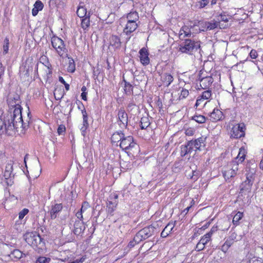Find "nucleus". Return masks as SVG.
<instances>
[{
	"instance_id": "1",
	"label": "nucleus",
	"mask_w": 263,
	"mask_h": 263,
	"mask_svg": "<svg viewBox=\"0 0 263 263\" xmlns=\"http://www.w3.org/2000/svg\"><path fill=\"white\" fill-rule=\"evenodd\" d=\"M7 101L8 106L14 109L13 112L0 118V134L13 135L17 132L21 136H24L29 127V122L23 120L19 95H9Z\"/></svg>"
},
{
	"instance_id": "2",
	"label": "nucleus",
	"mask_w": 263,
	"mask_h": 263,
	"mask_svg": "<svg viewBox=\"0 0 263 263\" xmlns=\"http://www.w3.org/2000/svg\"><path fill=\"white\" fill-rule=\"evenodd\" d=\"M255 170L254 168H247L246 180L240 185L241 193L247 194L251 192L255 178Z\"/></svg>"
},
{
	"instance_id": "3",
	"label": "nucleus",
	"mask_w": 263,
	"mask_h": 263,
	"mask_svg": "<svg viewBox=\"0 0 263 263\" xmlns=\"http://www.w3.org/2000/svg\"><path fill=\"white\" fill-rule=\"evenodd\" d=\"M200 48V43L191 40H185L179 46V51L183 53L192 54Z\"/></svg>"
},
{
	"instance_id": "4",
	"label": "nucleus",
	"mask_w": 263,
	"mask_h": 263,
	"mask_svg": "<svg viewBox=\"0 0 263 263\" xmlns=\"http://www.w3.org/2000/svg\"><path fill=\"white\" fill-rule=\"evenodd\" d=\"M25 241L32 247H42L44 242L42 241L40 235L36 232H27L24 235Z\"/></svg>"
},
{
	"instance_id": "5",
	"label": "nucleus",
	"mask_w": 263,
	"mask_h": 263,
	"mask_svg": "<svg viewBox=\"0 0 263 263\" xmlns=\"http://www.w3.org/2000/svg\"><path fill=\"white\" fill-rule=\"evenodd\" d=\"M51 45L56 52L60 57H63L67 51L65 45L63 40L61 38L53 36L51 39Z\"/></svg>"
},
{
	"instance_id": "6",
	"label": "nucleus",
	"mask_w": 263,
	"mask_h": 263,
	"mask_svg": "<svg viewBox=\"0 0 263 263\" xmlns=\"http://www.w3.org/2000/svg\"><path fill=\"white\" fill-rule=\"evenodd\" d=\"M238 170V164L236 161H233L224 168L223 176L226 180H229L236 176Z\"/></svg>"
},
{
	"instance_id": "7",
	"label": "nucleus",
	"mask_w": 263,
	"mask_h": 263,
	"mask_svg": "<svg viewBox=\"0 0 263 263\" xmlns=\"http://www.w3.org/2000/svg\"><path fill=\"white\" fill-rule=\"evenodd\" d=\"M13 165L12 163H8L5 167L4 173V182L8 186H11L14 183V175L13 174Z\"/></svg>"
},
{
	"instance_id": "8",
	"label": "nucleus",
	"mask_w": 263,
	"mask_h": 263,
	"mask_svg": "<svg viewBox=\"0 0 263 263\" xmlns=\"http://www.w3.org/2000/svg\"><path fill=\"white\" fill-rule=\"evenodd\" d=\"M245 126L243 123L237 124L233 126L231 131V137L239 138L245 136Z\"/></svg>"
},
{
	"instance_id": "9",
	"label": "nucleus",
	"mask_w": 263,
	"mask_h": 263,
	"mask_svg": "<svg viewBox=\"0 0 263 263\" xmlns=\"http://www.w3.org/2000/svg\"><path fill=\"white\" fill-rule=\"evenodd\" d=\"M212 96L211 91L209 90H205L202 93V95L198 97L196 100L195 106L198 107V106L203 107L206 103L208 102Z\"/></svg>"
},
{
	"instance_id": "10",
	"label": "nucleus",
	"mask_w": 263,
	"mask_h": 263,
	"mask_svg": "<svg viewBox=\"0 0 263 263\" xmlns=\"http://www.w3.org/2000/svg\"><path fill=\"white\" fill-rule=\"evenodd\" d=\"M117 123L121 128H126L128 123V116L124 109L121 108L118 113Z\"/></svg>"
},
{
	"instance_id": "11",
	"label": "nucleus",
	"mask_w": 263,
	"mask_h": 263,
	"mask_svg": "<svg viewBox=\"0 0 263 263\" xmlns=\"http://www.w3.org/2000/svg\"><path fill=\"white\" fill-rule=\"evenodd\" d=\"M135 143L134 142L132 136H124L123 139L120 143V146L123 150H127L134 147Z\"/></svg>"
},
{
	"instance_id": "12",
	"label": "nucleus",
	"mask_w": 263,
	"mask_h": 263,
	"mask_svg": "<svg viewBox=\"0 0 263 263\" xmlns=\"http://www.w3.org/2000/svg\"><path fill=\"white\" fill-rule=\"evenodd\" d=\"M138 24L135 22H127L126 25L123 29V33L128 36L126 38L125 42L127 43L130 39V36L129 35L137 29Z\"/></svg>"
},
{
	"instance_id": "13",
	"label": "nucleus",
	"mask_w": 263,
	"mask_h": 263,
	"mask_svg": "<svg viewBox=\"0 0 263 263\" xmlns=\"http://www.w3.org/2000/svg\"><path fill=\"white\" fill-rule=\"evenodd\" d=\"M139 126L140 128L138 130V135L143 137L148 132V117H143L141 119Z\"/></svg>"
},
{
	"instance_id": "14",
	"label": "nucleus",
	"mask_w": 263,
	"mask_h": 263,
	"mask_svg": "<svg viewBox=\"0 0 263 263\" xmlns=\"http://www.w3.org/2000/svg\"><path fill=\"white\" fill-rule=\"evenodd\" d=\"M85 229L83 221L76 220L74 224L73 233L75 235H80Z\"/></svg>"
},
{
	"instance_id": "15",
	"label": "nucleus",
	"mask_w": 263,
	"mask_h": 263,
	"mask_svg": "<svg viewBox=\"0 0 263 263\" xmlns=\"http://www.w3.org/2000/svg\"><path fill=\"white\" fill-rule=\"evenodd\" d=\"M139 59L143 65H148V50L145 47L142 48L139 51Z\"/></svg>"
},
{
	"instance_id": "16",
	"label": "nucleus",
	"mask_w": 263,
	"mask_h": 263,
	"mask_svg": "<svg viewBox=\"0 0 263 263\" xmlns=\"http://www.w3.org/2000/svg\"><path fill=\"white\" fill-rule=\"evenodd\" d=\"M62 208L63 206L61 203H57L52 205L50 211L51 218L55 219L57 217V214L62 210Z\"/></svg>"
},
{
	"instance_id": "17",
	"label": "nucleus",
	"mask_w": 263,
	"mask_h": 263,
	"mask_svg": "<svg viewBox=\"0 0 263 263\" xmlns=\"http://www.w3.org/2000/svg\"><path fill=\"white\" fill-rule=\"evenodd\" d=\"M193 151H195L190 141H189L186 144L181 146V155L185 156L187 154H190Z\"/></svg>"
},
{
	"instance_id": "18",
	"label": "nucleus",
	"mask_w": 263,
	"mask_h": 263,
	"mask_svg": "<svg viewBox=\"0 0 263 263\" xmlns=\"http://www.w3.org/2000/svg\"><path fill=\"white\" fill-rule=\"evenodd\" d=\"M191 33V28L187 26H183L179 32V39L183 40L185 37L190 36Z\"/></svg>"
},
{
	"instance_id": "19",
	"label": "nucleus",
	"mask_w": 263,
	"mask_h": 263,
	"mask_svg": "<svg viewBox=\"0 0 263 263\" xmlns=\"http://www.w3.org/2000/svg\"><path fill=\"white\" fill-rule=\"evenodd\" d=\"M222 112L219 109L215 108L210 115V120L213 122L220 120L222 117Z\"/></svg>"
},
{
	"instance_id": "20",
	"label": "nucleus",
	"mask_w": 263,
	"mask_h": 263,
	"mask_svg": "<svg viewBox=\"0 0 263 263\" xmlns=\"http://www.w3.org/2000/svg\"><path fill=\"white\" fill-rule=\"evenodd\" d=\"M148 238V234L147 232V230L146 229H143L138 233H137L136 236H135V241H141L143 240H145Z\"/></svg>"
},
{
	"instance_id": "21",
	"label": "nucleus",
	"mask_w": 263,
	"mask_h": 263,
	"mask_svg": "<svg viewBox=\"0 0 263 263\" xmlns=\"http://www.w3.org/2000/svg\"><path fill=\"white\" fill-rule=\"evenodd\" d=\"M213 83V79L210 77H206L202 78L200 81V86L202 89H206L209 87Z\"/></svg>"
},
{
	"instance_id": "22",
	"label": "nucleus",
	"mask_w": 263,
	"mask_h": 263,
	"mask_svg": "<svg viewBox=\"0 0 263 263\" xmlns=\"http://www.w3.org/2000/svg\"><path fill=\"white\" fill-rule=\"evenodd\" d=\"M110 45L115 48H119L121 45L120 39L117 35H112L109 39Z\"/></svg>"
},
{
	"instance_id": "23",
	"label": "nucleus",
	"mask_w": 263,
	"mask_h": 263,
	"mask_svg": "<svg viewBox=\"0 0 263 263\" xmlns=\"http://www.w3.org/2000/svg\"><path fill=\"white\" fill-rule=\"evenodd\" d=\"M204 140L205 138L201 137L198 138L195 141H190V142L192 145L193 148L195 149V151H196L197 149H199L202 146H203L204 145Z\"/></svg>"
},
{
	"instance_id": "24",
	"label": "nucleus",
	"mask_w": 263,
	"mask_h": 263,
	"mask_svg": "<svg viewBox=\"0 0 263 263\" xmlns=\"http://www.w3.org/2000/svg\"><path fill=\"white\" fill-rule=\"evenodd\" d=\"M161 79L163 85L166 86H169L174 79L173 76L168 73L163 74L161 77Z\"/></svg>"
},
{
	"instance_id": "25",
	"label": "nucleus",
	"mask_w": 263,
	"mask_h": 263,
	"mask_svg": "<svg viewBox=\"0 0 263 263\" xmlns=\"http://www.w3.org/2000/svg\"><path fill=\"white\" fill-rule=\"evenodd\" d=\"M124 136V134L122 132H116L113 134L111 136V140L113 143H118V142H121Z\"/></svg>"
},
{
	"instance_id": "26",
	"label": "nucleus",
	"mask_w": 263,
	"mask_h": 263,
	"mask_svg": "<svg viewBox=\"0 0 263 263\" xmlns=\"http://www.w3.org/2000/svg\"><path fill=\"white\" fill-rule=\"evenodd\" d=\"M44 7L43 4L40 1H37L34 5V8L32 10V14L33 16H35L37 14L39 11H41L43 9Z\"/></svg>"
},
{
	"instance_id": "27",
	"label": "nucleus",
	"mask_w": 263,
	"mask_h": 263,
	"mask_svg": "<svg viewBox=\"0 0 263 263\" xmlns=\"http://www.w3.org/2000/svg\"><path fill=\"white\" fill-rule=\"evenodd\" d=\"M246 153V149L243 147H241L239 149V153L235 161H236L238 164L239 162H243L245 159Z\"/></svg>"
},
{
	"instance_id": "28",
	"label": "nucleus",
	"mask_w": 263,
	"mask_h": 263,
	"mask_svg": "<svg viewBox=\"0 0 263 263\" xmlns=\"http://www.w3.org/2000/svg\"><path fill=\"white\" fill-rule=\"evenodd\" d=\"M90 26V12L88 15L82 18L81 27L84 30H86Z\"/></svg>"
},
{
	"instance_id": "29",
	"label": "nucleus",
	"mask_w": 263,
	"mask_h": 263,
	"mask_svg": "<svg viewBox=\"0 0 263 263\" xmlns=\"http://www.w3.org/2000/svg\"><path fill=\"white\" fill-rule=\"evenodd\" d=\"M127 22H135L138 21L139 15L137 12H131L127 15Z\"/></svg>"
},
{
	"instance_id": "30",
	"label": "nucleus",
	"mask_w": 263,
	"mask_h": 263,
	"mask_svg": "<svg viewBox=\"0 0 263 263\" xmlns=\"http://www.w3.org/2000/svg\"><path fill=\"white\" fill-rule=\"evenodd\" d=\"M118 204V201H108L107 203V212L109 214L112 215V213L116 209V208Z\"/></svg>"
},
{
	"instance_id": "31",
	"label": "nucleus",
	"mask_w": 263,
	"mask_h": 263,
	"mask_svg": "<svg viewBox=\"0 0 263 263\" xmlns=\"http://www.w3.org/2000/svg\"><path fill=\"white\" fill-rule=\"evenodd\" d=\"M243 216V213L241 212H237L234 216L232 223L235 226H238L239 224V220H241Z\"/></svg>"
},
{
	"instance_id": "32",
	"label": "nucleus",
	"mask_w": 263,
	"mask_h": 263,
	"mask_svg": "<svg viewBox=\"0 0 263 263\" xmlns=\"http://www.w3.org/2000/svg\"><path fill=\"white\" fill-rule=\"evenodd\" d=\"M77 14L80 18H82L88 15V14H87L86 8L83 6H79L78 7L77 11Z\"/></svg>"
},
{
	"instance_id": "33",
	"label": "nucleus",
	"mask_w": 263,
	"mask_h": 263,
	"mask_svg": "<svg viewBox=\"0 0 263 263\" xmlns=\"http://www.w3.org/2000/svg\"><path fill=\"white\" fill-rule=\"evenodd\" d=\"M6 199L5 201L3 202V204L5 205V204L9 201H13L16 202L17 199V197L14 195H11L9 192L8 191L5 193Z\"/></svg>"
},
{
	"instance_id": "34",
	"label": "nucleus",
	"mask_w": 263,
	"mask_h": 263,
	"mask_svg": "<svg viewBox=\"0 0 263 263\" xmlns=\"http://www.w3.org/2000/svg\"><path fill=\"white\" fill-rule=\"evenodd\" d=\"M68 66L67 70L68 72H73L75 71V63L73 59L71 58L68 57Z\"/></svg>"
},
{
	"instance_id": "35",
	"label": "nucleus",
	"mask_w": 263,
	"mask_h": 263,
	"mask_svg": "<svg viewBox=\"0 0 263 263\" xmlns=\"http://www.w3.org/2000/svg\"><path fill=\"white\" fill-rule=\"evenodd\" d=\"M42 65L45 71L43 74L46 75V77L48 78L52 73L51 65L50 64H48V65H45L43 63H42Z\"/></svg>"
},
{
	"instance_id": "36",
	"label": "nucleus",
	"mask_w": 263,
	"mask_h": 263,
	"mask_svg": "<svg viewBox=\"0 0 263 263\" xmlns=\"http://www.w3.org/2000/svg\"><path fill=\"white\" fill-rule=\"evenodd\" d=\"M204 24L205 26L208 25V29L209 30H212L215 29L218 26L219 22L213 20L211 22H208V23H204Z\"/></svg>"
},
{
	"instance_id": "37",
	"label": "nucleus",
	"mask_w": 263,
	"mask_h": 263,
	"mask_svg": "<svg viewBox=\"0 0 263 263\" xmlns=\"http://www.w3.org/2000/svg\"><path fill=\"white\" fill-rule=\"evenodd\" d=\"M233 243L231 240L227 239L224 244L221 246V251L224 253L227 252Z\"/></svg>"
},
{
	"instance_id": "38",
	"label": "nucleus",
	"mask_w": 263,
	"mask_h": 263,
	"mask_svg": "<svg viewBox=\"0 0 263 263\" xmlns=\"http://www.w3.org/2000/svg\"><path fill=\"white\" fill-rule=\"evenodd\" d=\"M125 85H124V91L127 95H130L133 92V86L129 83L125 81H124Z\"/></svg>"
},
{
	"instance_id": "39",
	"label": "nucleus",
	"mask_w": 263,
	"mask_h": 263,
	"mask_svg": "<svg viewBox=\"0 0 263 263\" xmlns=\"http://www.w3.org/2000/svg\"><path fill=\"white\" fill-rule=\"evenodd\" d=\"M50 261L51 258L49 257L40 256L36 259L35 263H49Z\"/></svg>"
},
{
	"instance_id": "40",
	"label": "nucleus",
	"mask_w": 263,
	"mask_h": 263,
	"mask_svg": "<svg viewBox=\"0 0 263 263\" xmlns=\"http://www.w3.org/2000/svg\"><path fill=\"white\" fill-rule=\"evenodd\" d=\"M200 240L205 245L211 240V237L209 234L206 233L201 238Z\"/></svg>"
},
{
	"instance_id": "41",
	"label": "nucleus",
	"mask_w": 263,
	"mask_h": 263,
	"mask_svg": "<svg viewBox=\"0 0 263 263\" xmlns=\"http://www.w3.org/2000/svg\"><path fill=\"white\" fill-rule=\"evenodd\" d=\"M4 45L3 46V53L6 54L8 53L9 50V41L8 38L6 37L4 40Z\"/></svg>"
},
{
	"instance_id": "42",
	"label": "nucleus",
	"mask_w": 263,
	"mask_h": 263,
	"mask_svg": "<svg viewBox=\"0 0 263 263\" xmlns=\"http://www.w3.org/2000/svg\"><path fill=\"white\" fill-rule=\"evenodd\" d=\"M175 227V222H170L164 228L165 231L167 232L169 234L173 231V229Z\"/></svg>"
},
{
	"instance_id": "43",
	"label": "nucleus",
	"mask_w": 263,
	"mask_h": 263,
	"mask_svg": "<svg viewBox=\"0 0 263 263\" xmlns=\"http://www.w3.org/2000/svg\"><path fill=\"white\" fill-rule=\"evenodd\" d=\"M193 119L198 123H203L205 121V118L202 115H196L193 117Z\"/></svg>"
},
{
	"instance_id": "44",
	"label": "nucleus",
	"mask_w": 263,
	"mask_h": 263,
	"mask_svg": "<svg viewBox=\"0 0 263 263\" xmlns=\"http://www.w3.org/2000/svg\"><path fill=\"white\" fill-rule=\"evenodd\" d=\"M204 23H208V22L199 21L198 22V26L199 27V30L200 31H204L208 30V25H205Z\"/></svg>"
},
{
	"instance_id": "45",
	"label": "nucleus",
	"mask_w": 263,
	"mask_h": 263,
	"mask_svg": "<svg viewBox=\"0 0 263 263\" xmlns=\"http://www.w3.org/2000/svg\"><path fill=\"white\" fill-rule=\"evenodd\" d=\"M90 208L89 204L87 202H84L82 205V207L79 211L82 214L85 213L88 208Z\"/></svg>"
},
{
	"instance_id": "46",
	"label": "nucleus",
	"mask_w": 263,
	"mask_h": 263,
	"mask_svg": "<svg viewBox=\"0 0 263 263\" xmlns=\"http://www.w3.org/2000/svg\"><path fill=\"white\" fill-rule=\"evenodd\" d=\"M29 210L27 209H24L20 212L18 214V218L20 219H23L24 217L28 213Z\"/></svg>"
},
{
	"instance_id": "47",
	"label": "nucleus",
	"mask_w": 263,
	"mask_h": 263,
	"mask_svg": "<svg viewBox=\"0 0 263 263\" xmlns=\"http://www.w3.org/2000/svg\"><path fill=\"white\" fill-rule=\"evenodd\" d=\"M208 0H201L199 1L197 4V6L199 8H202L208 5Z\"/></svg>"
},
{
	"instance_id": "48",
	"label": "nucleus",
	"mask_w": 263,
	"mask_h": 263,
	"mask_svg": "<svg viewBox=\"0 0 263 263\" xmlns=\"http://www.w3.org/2000/svg\"><path fill=\"white\" fill-rule=\"evenodd\" d=\"M189 95V90L186 89H182L180 95L179 96V98L181 99H184L187 97Z\"/></svg>"
},
{
	"instance_id": "49",
	"label": "nucleus",
	"mask_w": 263,
	"mask_h": 263,
	"mask_svg": "<svg viewBox=\"0 0 263 263\" xmlns=\"http://www.w3.org/2000/svg\"><path fill=\"white\" fill-rule=\"evenodd\" d=\"M120 163L121 167L124 170L128 169V168L130 166L129 163L126 162L124 161H120Z\"/></svg>"
},
{
	"instance_id": "50",
	"label": "nucleus",
	"mask_w": 263,
	"mask_h": 263,
	"mask_svg": "<svg viewBox=\"0 0 263 263\" xmlns=\"http://www.w3.org/2000/svg\"><path fill=\"white\" fill-rule=\"evenodd\" d=\"M13 255L15 258H21L23 257V253L18 250H15L13 252Z\"/></svg>"
},
{
	"instance_id": "51",
	"label": "nucleus",
	"mask_w": 263,
	"mask_h": 263,
	"mask_svg": "<svg viewBox=\"0 0 263 263\" xmlns=\"http://www.w3.org/2000/svg\"><path fill=\"white\" fill-rule=\"evenodd\" d=\"M205 246V245L200 240L196 245V249L198 251H201L204 249Z\"/></svg>"
},
{
	"instance_id": "52",
	"label": "nucleus",
	"mask_w": 263,
	"mask_h": 263,
	"mask_svg": "<svg viewBox=\"0 0 263 263\" xmlns=\"http://www.w3.org/2000/svg\"><path fill=\"white\" fill-rule=\"evenodd\" d=\"M65 131V127L63 125H60L58 128V133L59 135L63 134Z\"/></svg>"
},
{
	"instance_id": "53",
	"label": "nucleus",
	"mask_w": 263,
	"mask_h": 263,
	"mask_svg": "<svg viewBox=\"0 0 263 263\" xmlns=\"http://www.w3.org/2000/svg\"><path fill=\"white\" fill-rule=\"evenodd\" d=\"M250 57L253 59H255L258 57L257 51L254 49L251 50L250 52Z\"/></svg>"
},
{
	"instance_id": "54",
	"label": "nucleus",
	"mask_w": 263,
	"mask_h": 263,
	"mask_svg": "<svg viewBox=\"0 0 263 263\" xmlns=\"http://www.w3.org/2000/svg\"><path fill=\"white\" fill-rule=\"evenodd\" d=\"M5 67L2 63L0 62V83H1V79L4 74Z\"/></svg>"
},
{
	"instance_id": "55",
	"label": "nucleus",
	"mask_w": 263,
	"mask_h": 263,
	"mask_svg": "<svg viewBox=\"0 0 263 263\" xmlns=\"http://www.w3.org/2000/svg\"><path fill=\"white\" fill-rule=\"evenodd\" d=\"M218 230L217 226H213L210 230V232L207 233L209 235L212 237L213 234Z\"/></svg>"
},
{
	"instance_id": "56",
	"label": "nucleus",
	"mask_w": 263,
	"mask_h": 263,
	"mask_svg": "<svg viewBox=\"0 0 263 263\" xmlns=\"http://www.w3.org/2000/svg\"><path fill=\"white\" fill-rule=\"evenodd\" d=\"M219 17L220 18H218V20H220L224 22H227L229 20L228 17L224 14L220 15Z\"/></svg>"
},
{
	"instance_id": "57",
	"label": "nucleus",
	"mask_w": 263,
	"mask_h": 263,
	"mask_svg": "<svg viewBox=\"0 0 263 263\" xmlns=\"http://www.w3.org/2000/svg\"><path fill=\"white\" fill-rule=\"evenodd\" d=\"M236 236L237 234L233 232L232 233L231 235L228 238L227 240H231V241L233 243L234 240L236 238Z\"/></svg>"
},
{
	"instance_id": "58",
	"label": "nucleus",
	"mask_w": 263,
	"mask_h": 263,
	"mask_svg": "<svg viewBox=\"0 0 263 263\" xmlns=\"http://www.w3.org/2000/svg\"><path fill=\"white\" fill-rule=\"evenodd\" d=\"M194 129L192 128H187L185 130V134L187 136H192L194 134Z\"/></svg>"
},
{
	"instance_id": "59",
	"label": "nucleus",
	"mask_w": 263,
	"mask_h": 263,
	"mask_svg": "<svg viewBox=\"0 0 263 263\" xmlns=\"http://www.w3.org/2000/svg\"><path fill=\"white\" fill-rule=\"evenodd\" d=\"M81 104H82V106L83 107V109L81 110V112L83 115V118H86V117H88L86 111V109H85L84 106L83 105L82 103H81Z\"/></svg>"
},
{
	"instance_id": "60",
	"label": "nucleus",
	"mask_w": 263,
	"mask_h": 263,
	"mask_svg": "<svg viewBox=\"0 0 263 263\" xmlns=\"http://www.w3.org/2000/svg\"><path fill=\"white\" fill-rule=\"evenodd\" d=\"M76 216L79 219L78 220L83 221V214L81 212H80V211H78L76 213Z\"/></svg>"
},
{
	"instance_id": "61",
	"label": "nucleus",
	"mask_w": 263,
	"mask_h": 263,
	"mask_svg": "<svg viewBox=\"0 0 263 263\" xmlns=\"http://www.w3.org/2000/svg\"><path fill=\"white\" fill-rule=\"evenodd\" d=\"M139 242L140 241H135V237H134L133 240L129 242L128 246V247L131 248L132 247H134L136 243H139Z\"/></svg>"
},
{
	"instance_id": "62",
	"label": "nucleus",
	"mask_w": 263,
	"mask_h": 263,
	"mask_svg": "<svg viewBox=\"0 0 263 263\" xmlns=\"http://www.w3.org/2000/svg\"><path fill=\"white\" fill-rule=\"evenodd\" d=\"M118 198V195L116 194H114L113 195H111L109 197L110 200H111V201H117V199Z\"/></svg>"
},
{
	"instance_id": "63",
	"label": "nucleus",
	"mask_w": 263,
	"mask_h": 263,
	"mask_svg": "<svg viewBox=\"0 0 263 263\" xmlns=\"http://www.w3.org/2000/svg\"><path fill=\"white\" fill-rule=\"evenodd\" d=\"M88 126H85L83 125L81 128V131L82 133V135L85 136L86 130Z\"/></svg>"
},
{
	"instance_id": "64",
	"label": "nucleus",
	"mask_w": 263,
	"mask_h": 263,
	"mask_svg": "<svg viewBox=\"0 0 263 263\" xmlns=\"http://www.w3.org/2000/svg\"><path fill=\"white\" fill-rule=\"evenodd\" d=\"M169 234L165 231V229H164L162 232L161 233V236L162 237H167Z\"/></svg>"
}]
</instances>
